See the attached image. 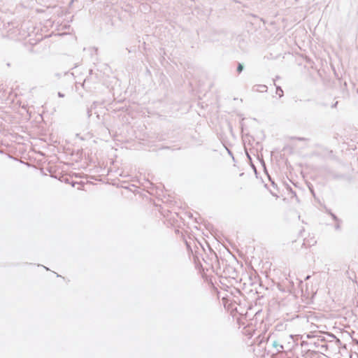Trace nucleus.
<instances>
[{
    "label": "nucleus",
    "instance_id": "nucleus-1",
    "mask_svg": "<svg viewBox=\"0 0 358 358\" xmlns=\"http://www.w3.org/2000/svg\"><path fill=\"white\" fill-rule=\"evenodd\" d=\"M243 65L239 64L238 66V68H237V71L238 73H241L243 70Z\"/></svg>",
    "mask_w": 358,
    "mask_h": 358
}]
</instances>
